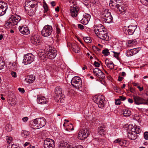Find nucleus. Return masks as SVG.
<instances>
[{
	"instance_id": "obj_9",
	"label": "nucleus",
	"mask_w": 148,
	"mask_h": 148,
	"mask_svg": "<svg viewBox=\"0 0 148 148\" xmlns=\"http://www.w3.org/2000/svg\"><path fill=\"white\" fill-rule=\"evenodd\" d=\"M136 27V25L135 26L130 25L128 27H123V30L127 35H131L133 34Z\"/></svg>"
},
{
	"instance_id": "obj_29",
	"label": "nucleus",
	"mask_w": 148,
	"mask_h": 148,
	"mask_svg": "<svg viewBox=\"0 0 148 148\" xmlns=\"http://www.w3.org/2000/svg\"><path fill=\"white\" fill-rule=\"evenodd\" d=\"M137 43V42L136 40H132L128 41L126 43L127 46L130 47L135 45Z\"/></svg>"
},
{
	"instance_id": "obj_53",
	"label": "nucleus",
	"mask_w": 148,
	"mask_h": 148,
	"mask_svg": "<svg viewBox=\"0 0 148 148\" xmlns=\"http://www.w3.org/2000/svg\"><path fill=\"white\" fill-rule=\"evenodd\" d=\"M114 142L115 143H118L120 144V143L121 142V140L120 139H116L114 141Z\"/></svg>"
},
{
	"instance_id": "obj_44",
	"label": "nucleus",
	"mask_w": 148,
	"mask_h": 148,
	"mask_svg": "<svg viewBox=\"0 0 148 148\" xmlns=\"http://www.w3.org/2000/svg\"><path fill=\"white\" fill-rule=\"evenodd\" d=\"M56 32L57 34L56 37L58 38L59 36V35L61 32V30L60 28L57 26H56Z\"/></svg>"
},
{
	"instance_id": "obj_60",
	"label": "nucleus",
	"mask_w": 148,
	"mask_h": 148,
	"mask_svg": "<svg viewBox=\"0 0 148 148\" xmlns=\"http://www.w3.org/2000/svg\"><path fill=\"white\" fill-rule=\"evenodd\" d=\"M28 119V118L27 117H24L22 119L23 122H25L27 121Z\"/></svg>"
},
{
	"instance_id": "obj_58",
	"label": "nucleus",
	"mask_w": 148,
	"mask_h": 148,
	"mask_svg": "<svg viewBox=\"0 0 148 148\" xmlns=\"http://www.w3.org/2000/svg\"><path fill=\"white\" fill-rule=\"evenodd\" d=\"M78 27L79 28L81 29H84V26L83 25L80 24L78 25Z\"/></svg>"
},
{
	"instance_id": "obj_3",
	"label": "nucleus",
	"mask_w": 148,
	"mask_h": 148,
	"mask_svg": "<svg viewBox=\"0 0 148 148\" xmlns=\"http://www.w3.org/2000/svg\"><path fill=\"white\" fill-rule=\"evenodd\" d=\"M46 123V119L43 117L37 118L30 122L31 127L34 129L40 128L44 126Z\"/></svg>"
},
{
	"instance_id": "obj_19",
	"label": "nucleus",
	"mask_w": 148,
	"mask_h": 148,
	"mask_svg": "<svg viewBox=\"0 0 148 148\" xmlns=\"http://www.w3.org/2000/svg\"><path fill=\"white\" fill-rule=\"evenodd\" d=\"M26 5L29 6L31 8H37L38 6L37 2L34 0H27Z\"/></svg>"
},
{
	"instance_id": "obj_38",
	"label": "nucleus",
	"mask_w": 148,
	"mask_h": 148,
	"mask_svg": "<svg viewBox=\"0 0 148 148\" xmlns=\"http://www.w3.org/2000/svg\"><path fill=\"white\" fill-rule=\"evenodd\" d=\"M5 66V63L2 59L0 58V70L3 69Z\"/></svg>"
},
{
	"instance_id": "obj_46",
	"label": "nucleus",
	"mask_w": 148,
	"mask_h": 148,
	"mask_svg": "<svg viewBox=\"0 0 148 148\" xmlns=\"http://www.w3.org/2000/svg\"><path fill=\"white\" fill-rule=\"evenodd\" d=\"M73 130V127L72 124H70V125H69V127H68V128L66 129V130L67 131H70V130L72 131Z\"/></svg>"
},
{
	"instance_id": "obj_51",
	"label": "nucleus",
	"mask_w": 148,
	"mask_h": 148,
	"mask_svg": "<svg viewBox=\"0 0 148 148\" xmlns=\"http://www.w3.org/2000/svg\"><path fill=\"white\" fill-rule=\"evenodd\" d=\"M98 77L101 79H104L105 77L104 74L102 71V73Z\"/></svg>"
},
{
	"instance_id": "obj_57",
	"label": "nucleus",
	"mask_w": 148,
	"mask_h": 148,
	"mask_svg": "<svg viewBox=\"0 0 148 148\" xmlns=\"http://www.w3.org/2000/svg\"><path fill=\"white\" fill-rule=\"evenodd\" d=\"M135 91V89L134 88L130 87V91L132 93H134Z\"/></svg>"
},
{
	"instance_id": "obj_8",
	"label": "nucleus",
	"mask_w": 148,
	"mask_h": 148,
	"mask_svg": "<svg viewBox=\"0 0 148 148\" xmlns=\"http://www.w3.org/2000/svg\"><path fill=\"white\" fill-rule=\"evenodd\" d=\"M53 31L51 26L46 25L44 27L41 31V33L43 36L46 37L51 35Z\"/></svg>"
},
{
	"instance_id": "obj_12",
	"label": "nucleus",
	"mask_w": 148,
	"mask_h": 148,
	"mask_svg": "<svg viewBox=\"0 0 148 148\" xmlns=\"http://www.w3.org/2000/svg\"><path fill=\"white\" fill-rule=\"evenodd\" d=\"M55 142L52 139L47 138L44 142V148H54L55 147Z\"/></svg>"
},
{
	"instance_id": "obj_37",
	"label": "nucleus",
	"mask_w": 148,
	"mask_h": 148,
	"mask_svg": "<svg viewBox=\"0 0 148 148\" xmlns=\"http://www.w3.org/2000/svg\"><path fill=\"white\" fill-rule=\"evenodd\" d=\"M5 129L8 132H10L12 130V125L9 124L6 125L5 127Z\"/></svg>"
},
{
	"instance_id": "obj_22",
	"label": "nucleus",
	"mask_w": 148,
	"mask_h": 148,
	"mask_svg": "<svg viewBox=\"0 0 148 148\" xmlns=\"http://www.w3.org/2000/svg\"><path fill=\"white\" fill-rule=\"evenodd\" d=\"M105 63L108 68L110 69H113L114 68V65L112 62L110 61L108 59L105 60Z\"/></svg>"
},
{
	"instance_id": "obj_20",
	"label": "nucleus",
	"mask_w": 148,
	"mask_h": 148,
	"mask_svg": "<svg viewBox=\"0 0 148 148\" xmlns=\"http://www.w3.org/2000/svg\"><path fill=\"white\" fill-rule=\"evenodd\" d=\"M18 29L21 33L23 34L27 35L30 33L29 29L27 27L19 26Z\"/></svg>"
},
{
	"instance_id": "obj_36",
	"label": "nucleus",
	"mask_w": 148,
	"mask_h": 148,
	"mask_svg": "<svg viewBox=\"0 0 148 148\" xmlns=\"http://www.w3.org/2000/svg\"><path fill=\"white\" fill-rule=\"evenodd\" d=\"M135 125L134 126H131L130 127V126H129L128 127L129 132H130L132 133L135 132Z\"/></svg>"
},
{
	"instance_id": "obj_62",
	"label": "nucleus",
	"mask_w": 148,
	"mask_h": 148,
	"mask_svg": "<svg viewBox=\"0 0 148 148\" xmlns=\"http://www.w3.org/2000/svg\"><path fill=\"white\" fill-rule=\"evenodd\" d=\"M115 1H116L117 4H119V6L121 5V0H114Z\"/></svg>"
},
{
	"instance_id": "obj_28",
	"label": "nucleus",
	"mask_w": 148,
	"mask_h": 148,
	"mask_svg": "<svg viewBox=\"0 0 148 148\" xmlns=\"http://www.w3.org/2000/svg\"><path fill=\"white\" fill-rule=\"evenodd\" d=\"M98 131L99 134L100 135H104L106 133L105 127L100 126L98 128Z\"/></svg>"
},
{
	"instance_id": "obj_33",
	"label": "nucleus",
	"mask_w": 148,
	"mask_h": 148,
	"mask_svg": "<svg viewBox=\"0 0 148 148\" xmlns=\"http://www.w3.org/2000/svg\"><path fill=\"white\" fill-rule=\"evenodd\" d=\"M133 119L137 121L139 123L141 122V116L138 114H136L133 116Z\"/></svg>"
},
{
	"instance_id": "obj_27",
	"label": "nucleus",
	"mask_w": 148,
	"mask_h": 148,
	"mask_svg": "<svg viewBox=\"0 0 148 148\" xmlns=\"http://www.w3.org/2000/svg\"><path fill=\"white\" fill-rule=\"evenodd\" d=\"M59 148H70V147L67 142H61L59 146Z\"/></svg>"
},
{
	"instance_id": "obj_7",
	"label": "nucleus",
	"mask_w": 148,
	"mask_h": 148,
	"mask_svg": "<svg viewBox=\"0 0 148 148\" xmlns=\"http://www.w3.org/2000/svg\"><path fill=\"white\" fill-rule=\"evenodd\" d=\"M71 85L76 88H79L81 87L82 83L81 78L78 76L74 77L71 81Z\"/></svg>"
},
{
	"instance_id": "obj_16",
	"label": "nucleus",
	"mask_w": 148,
	"mask_h": 148,
	"mask_svg": "<svg viewBox=\"0 0 148 148\" xmlns=\"http://www.w3.org/2000/svg\"><path fill=\"white\" fill-rule=\"evenodd\" d=\"M133 97L136 104L139 105L145 103V100L143 98L135 95H133Z\"/></svg>"
},
{
	"instance_id": "obj_59",
	"label": "nucleus",
	"mask_w": 148,
	"mask_h": 148,
	"mask_svg": "<svg viewBox=\"0 0 148 148\" xmlns=\"http://www.w3.org/2000/svg\"><path fill=\"white\" fill-rule=\"evenodd\" d=\"M19 92H21L22 93H24L25 92V90L23 88H19L18 89Z\"/></svg>"
},
{
	"instance_id": "obj_25",
	"label": "nucleus",
	"mask_w": 148,
	"mask_h": 148,
	"mask_svg": "<svg viewBox=\"0 0 148 148\" xmlns=\"http://www.w3.org/2000/svg\"><path fill=\"white\" fill-rule=\"evenodd\" d=\"M25 9L26 10V11L28 12V15L29 16H32L34 15L36 11L37 10V8H31L29 10L28 9H27V8H26V7H25Z\"/></svg>"
},
{
	"instance_id": "obj_63",
	"label": "nucleus",
	"mask_w": 148,
	"mask_h": 148,
	"mask_svg": "<svg viewBox=\"0 0 148 148\" xmlns=\"http://www.w3.org/2000/svg\"><path fill=\"white\" fill-rule=\"evenodd\" d=\"M72 148H83V147L81 145H79Z\"/></svg>"
},
{
	"instance_id": "obj_61",
	"label": "nucleus",
	"mask_w": 148,
	"mask_h": 148,
	"mask_svg": "<svg viewBox=\"0 0 148 148\" xmlns=\"http://www.w3.org/2000/svg\"><path fill=\"white\" fill-rule=\"evenodd\" d=\"M137 88L139 89L140 91L141 92L143 90V87H140L139 86H137Z\"/></svg>"
},
{
	"instance_id": "obj_18",
	"label": "nucleus",
	"mask_w": 148,
	"mask_h": 148,
	"mask_svg": "<svg viewBox=\"0 0 148 148\" xmlns=\"http://www.w3.org/2000/svg\"><path fill=\"white\" fill-rule=\"evenodd\" d=\"M79 10L78 7L77 6L71 8L70 9L71 16L73 18L77 17L78 15V12Z\"/></svg>"
},
{
	"instance_id": "obj_26",
	"label": "nucleus",
	"mask_w": 148,
	"mask_h": 148,
	"mask_svg": "<svg viewBox=\"0 0 148 148\" xmlns=\"http://www.w3.org/2000/svg\"><path fill=\"white\" fill-rule=\"evenodd\" d=\"M117 8L118 9L117 12L121 14H123L126 12V8L125 7L121 6V5L119 6Z\"/></svg>"
},
{
	"instance_id": "obj_11",
	"label": "nucleus",
	"mask_w": 148,
	"mask_h": 148,
	"mask_svg": "<svg viewBox=\"0 0 148 148\" xmlns=\"http://www.w3.org/2000/svg\"><path fill=\"white\" fill-rule=\"evenodd\" d=\"M34 60V57L31 54H27L24 56L23 63L25 65L29 64Z\"/></svg>"
},
{
	"instance_id": "obj_1",
	"label": "nucleus",
	"mask_w": 148,
	"mask_h": 148,
	"mask_svg": "<svg viewBox=\"0 0 148 148\" xmlns=\"http://www.w3.org/2000/svg\"><path fill=\"white\" fill-rule=\"evenodd\" d=\"M94 32L97 36L101 39L106 41L109 40V36L107 35L106 29L102 25L100 24L97 27Z\"/></svg>"
},
{
	"instance_id": "obj_34",
	"label": "nucleus",
	"mask_w": 148,
	"mask_h": 148,
	"mask_svg": "<svg viewBox=\"0 0 148 148\" xmlns=\"http://www.w3.org/2000/svg\"><path fill=\"white\" fill-rule=\"evenodd\" d=\"M123 115L125 117L131 115V112L130 110L125 109L123 112Z\"/></svg>"
},
{
	"instance_id": "obj_40",
	"label": "nucleus",
	"mask_w": 148,
	"mask_h": 148,
	"mask_svg": "<svg viewBox=\"0 0 148 148\" xmlns=\"http://www.w3.org/2000/svg\"><path fill=\"white\" fill-rule=\"evenodd\" d=\"M84 41L86 43H88L91 42V40L90 37H86L84 38Z\"/></svg>"
},
{
	"instance_id": "obj_10",
	"label": "nucleus",
	"mask_w": 148,
	"mask_h": 148,
	"mask_svg": "<svg viewBox=\"0 0 148 148\" xmlns=\"http://www.w3.org/2000/svg\"><path fill=\"white\" fill-rule=\"evenodd\" d=\"M89 132L87 129H83L81 130L78 135V138L80 140H84L88 136Z\"/></svg>"
},
{
	"instance_id": "obj_64",
	"label": "nucleus",
	"mask_w": 148,
	"mask_h": 148,
	"mask_svg": "<svg viewBox=\"0 0 148 148\" xmlns=\"http://www.w3.org/2000/svg\"><path fill=\"white\" fill-rule=\"evenodd\" d=\"M128 101L130 103H132L133 102V99L130 98H129L128 99Z\"/></svg>"
},
{
	"instance_id": "obj_2",
	"label": "nucleus",
	"mask_w": 148,
	"mask_h": 148,
	"mask_svg": "<svg viewBox=\"0 0 148 148\" xmlns=\"http://www.w3.org/2000/svg\"><path fill=\"white\" fill-rule=\"evenodd\" d=\"M21 19L18 15H11L8 20L5 22V27L8 28H11L13 26L17 25Z\"/></svg>"
},
{
	"instance_id": "obj_43",
	"label": "nucleus",
	"mask_w": 148,
	"mask_h": 148,
	"mask_svg": "<svg viewBox=\"0 0 148 148\" xmlns=\"http://www.w3.org/2000/svg\"><path fill=\"white\" fill-rule=\"evenodd\" d=\"M6 139L7 141V142L9 144H10L12 142V138L11 137H9L7 136L6 138Z\"/></svg>"
},
{
	"instance_id": "obj_23",
	"label": "nucleus",
	"mask_w": 148,
	"mask_h": 148,
	"mask_svg": "<svg viewBox=\"0 0 148 148\" xmlns=\"http://www.w3.org/2000/svg\"><path fill=\"white\" fill-rule=\"evenodd\" d=\"M35 79V76L34 75H31L27 76V77L25 78V81L29 83H33Z\"/></svg>"
},
{
	"instance_id": "obj_32",
	"label": "nucleus",
	"mask_w": 148,
	"mask_h": 148,
	"mask_svg": "<svg viewBox=\"0 0 148 148\" xmlns=\"http://www.w3.org/2000/svg\"><path fill=\"white\" fill-rule=\"evenodd\" d=\"M109 5L110 7H116L117 8L119 6V4H117L116 1L114 0H111L110 2Z\"/></svg>"
},
{
	"instance_id": "obj_42",
	"label": "nucleus",
	"mask_w": 148,
	"mask_h": 148,
	"mask_svg": "<svg viewBox=\"0 0 148 148\" xmlns=\"http://www.w3.org/2000/svg\"><path fill=\"white\" fill-rule=\"evenodd\" d=\"M140 1L143 5H148V0H140Z\"/></svg>"
},
{
	"instance_id": "obj_55",
	"label": "nucleus",
	"mask_w": 148,
	"mask_h": 148,
	"mask_svg": "<svg viewBox=\"0 0 148 148\" xmlns=\"http://www.w3.org/2000/svg\"><path fill=\"white\" fill-rule=\"evenodd\" d=\"M94 64L96 67H99L100 65V64L98 62L96 61H95L94 62Z\"/></svg>"
},
{
	"instance_id": "obj_21",
	"label": "nucleus",
	"mask_w": 148,
	"mask_h": 148,
	"mask_svg": "<svg viewBox=\"0 0 148 148\" xmlns=\"http://www.w3.org/2000/svg\"><path fill=\"white\" fill-rule=\"evenodd\" d=\"M37 99L38 102L42 104H45L47 101L45 97L42 96H38Z\"/></svg>"
},
{
	"instance_id": "obj_50",
	"label": "nucleus",
	"mask_w": 148,
	"mask_h": 148,
	"mask_svg": "<svg viewBox=\"0 0 148 148\" xmlns=\"http://www.w3.org/2000/svg\"><path fill=\"white\" fill-rule=\"evenodd\" d=\"M121 103V101L119 99L117 100H116L115 101V103L116 105H120Z\"/></svg>"
},
{
	"instance_id": "obj_47",
	"label": "nucleus",
	"mask_w": 148,
	"mask_h": 148,
	"mask_svg": "<svg viewBox=\"0 0 148 148\" xmlns=\"http://www.w3.org/2000/svg\"><path fill=\"white\" fill-rule=\"evenodd\" d=\"M43 7L44 9V12H47L48 10V7L46 3H45L43 4Z\"/></svg>"
},
{
	"instance_id": "obj_15",
	"label": "nucleus",
	"mask_w": 148,
	"mask_h": 148,
	"mask_svg": "<svg viewBox=\"0 0 148 148\" xmlns=\"http://www.w3.org/2000/svg\"><path fill=\"white\" fill-rule=\"evenodd\" d=\"M30 40L31 42L35 45H39L40 43V38L37 35H35L34 36H32Z\"/></svg>"
},
{
	"instance_id": "obj_52",
	"label": "nucleus",
	"mask_w": 148,
	"mask_h": 148,
	"mask_svg": "<svg viewBox=\"0 0 148 148\" xmlns=\"http://www.w3.org/2000/svg\"><path fill=\"white\" fill-rule=\"evenodd\" d=\"M144 137L146 139L148 140V132H146L144 133Z\"/></svg>"
},
{
	"instance_id": "obj_35",
	"label": "nucleus",
	"mask_w": 148,
	"mask_h": 148,
	"mask_svg": "<svg viewBox=\"0 0 148 148\" xmlns=\"http://www.w3.org/2000/svg\"><path fill=\"white\" fill-rule=\"evenodd\" d=\"M29 135V133L27 131L23 130L21 132L22 136L24 138H26Z\"/></svg>"
},
{
	"instance_id": "obj_30",
	"label": "nucleus",
	"mask_w": 148,
	"mask_h": 148,
	"mask_svg": "<svg viewBox=\"0 0 148 148\" xmlns=\"http://www.w3.org/2000/svg\"><path fill=\"white\" fill-rule=\"evenodd\" d=\"M93 73L96 76L99 77L102 73V71L98 68H96L93 69Z\"/></svg>"
},
{
	"instance_id": "obj_49",
	"label": "nucleus",
	"mask_w": 148,
	"mask_h": 148,
	"mask_svg": "<svg viewBox=\"0 0 148 148\" xmlns=\"http://www.w3.org/2000/svg\"><path fill=\"white\" fill-rule=\"evenodd\" d=\"M131 50L133 55L136 54L138 52L137 48H134L132 49Z\"/></svg>"
},
{
	"instance_id": "obj_39",
	"label": "nucleus",
	"mask_w": 148,
	"mask_h": 148,
	"mask_svg": "<svg viewBox=\"0 0 148 148\" xmlns=\"http://www.w3.org/2000/svg\"><path fill=\"white\" fill-rule=\"evenodd\" d=\"M102 53L105 56H108L110 54V53L109 52L108 50V49L103 50L102 51Z\"/></svg>"
},
{
	"instance_id": "obj_6",
	"label": "nucleus",
	"mask_w": 148,
	"mask_h": 148,
	"mask_svg": "<svg viewBox=\"0 0 148 148\" xmlns=\"http://www.w3.org/2000/svg\"><path fill=\"white\" fill-rule=\"evenodd\" d=\"M62 89L60 86H57L55 89V100L57 102L61 101L64 97V95L62 93Z\"/></svg>"
},
{
	"instance_id": "obj_31",
	"label": "nucleus",
	"mask_w": 148,
	"mask_h": 148,
	"mask_svg": "<svg viewBox=\"0 0 148 148\" xmlns=\"http://www.w3.org/2000/svg\"><path fill=\"white\" fill-rule=\"evenodd\" d=\"M72 48L73 50L75 53H78L80 52L79 47L76 45L74 44L72 45Z\"/></svg>"
},
{
	"instance_id": "obj_41",
	"label": "nucleus",
	"mask_w": 148,
	"mask_h": 148,
	"mask_svg": "<svg viewBox=\"0 0 148 148\" xmlns=\"http://www.w3.org/2000/svg\"><path fill=\"white\" fill-rule=\"evenodd\" d=\"M114 53L113 56L114 57L116 58L118 60H119V56L120 54V53L116 52L115 51H112Z\"/></svg>"
},
{
	"instance_id": "obj_5",
	"label": "nucleus",
	"mask_w": 148,
	"mask_h": 148,
	"mask_svg": "<svg viewBox=\"0 0 148 148\" xmlns=\"http://www.w3.org/2000/svg\"><path fill=\"white\" fill-rule=\"evenodd\" d=\"M101 17L103 21L107 23L112 22L113 18L111 13L108 10H105L102 12Z\"/></svg>"
},
{
	"instance_id": "obj_14",
	"label": "nucleus",
	"mask_w": 148,
	"mask_h": 148,
	"mask_svg": "<svg viewBox=\"0 0 148 148\" xmlns=\"http://www.w3.org/2000/svg\"><path fill=\"white\" fill-rule=\"evenodd\" d=\"M7 8V4L4 2L0 1V16L5 14Z\"/></svg>"
},
{
	"instance_id": "obj_56",
	"label": "nucleus",
	"mask_w": 148,
	"mask_h": 148,
	"mask_svg": "<svg viewBox=\"0 0 148 148\" xmlns=\"http://www.w3.org/2000/svg\"><path fill=\"white\" fill-rule=\"evenodd\" d=\"M119 98L120 100L124 101L126 99V97H124L123 95L120 96Z\"/></svg>"
},
{
	"instance_id": "obj_13",
	"label": "nucleus",
	"mask_w": 148,
	"mask_h": 148,
	"mask_svg": "<svg viewBox=\"0 0 148 148\" xmlns=\"http://www.w3.org/2000/svg\"><path fill=\"white\" fill-rule=\"evenodd\" d=\"M95 97V99H96L95 100V102L98 104L99 108H102L104 106V97L101 95H99L97 98L96 97Z\"/></svg>"
},
{
	"instance_id": "obj_54",
	"label": "nucleus",
	"mask_w": 148,
	"mask_h": 148,
	"mask_svg": "<svg viewBox=\"0 0 148 148\" xmlns=\"http://www.w3.org/2000/svg\"><path fill=\"white\" fill-rule=\"evenodd\" d=\"M11 74L13 77L15 78L16 77V73L15 72L12 71L11 73Z\"/></svg>"
},
{
	"instance_id": "obj_17",
	"label": "nucleus",
	"mask_w": 148,
	"mask_h": 148,
	"mask_svg": "<svg viewBox=\"0 0 148 148\" xmlns=\"http://www.w3.org/2000/svg\"><path fill=\"white\" fill-rule=\"evenodd\" d=\"M90 15L88 14H85L83 16V17L81 20V23L84 25L87 24L90 20Z\"/></svg>"
},
{
	"instance_id": "obj_4",
	"label": "nucleus",
	"mask_w": 148,
	"mask_h": 148,
	"mask_svg": "<svg viewBox=\"0 0 148 148\" xmlns=\"http://www.w3.org/2000/svg\"><path fill=\"white\" fill-rule=\"evenodd\" d=\"M57 53V51L55 48L50 47L49 48V50L46 53L43 54L40 58L42 60H43V61L46 60L47 58L53 59L55 57Z\"/></svg>"
},
{
	"instance_id": "obj_45",
	"label": "nucleus",
	"mask_w": 148,
	"mask_h": 148,
	"mask_svg": "<svg viewBox=\"0 0 148 148\" xmlns=\"http://www.w3.org/2000/svg\"><path fill=\"white\" fill-rule=\"evenodd\" d=\"M131 49L127 50V51L126 55L127 56H131L133 55Z\"/></svg>"
},
{
	"instance_id": "obj_24",
	"label": "nucleus",
	"mask_w": 148,
	"mask_h": 148,
	"mask_svg": "<svg viewBox=\"0 0 148 148\" xmlns=\"http://www.w3.org/2000/svg\"><path fill=\"white\" fill-rule=\"evenodd\" d=\"M128 138L130 140H134L136 139L138 136L136 134V133H132L130 132H128L127 133Z\"/></svg>"
},
{
	"instance_id": "obj_48",
	"label": "nucleus",
	"mask_w": 148,
	"mask_h": 148,
	"mask_svg": "<svg viewBox=\"0 0 148 148\" xmlns=\"http://www.w3.org/2000/svg\"><path fill=\"white\" fill-rule=\"evenodd\" d=\"M135 132L136 134H139L141 132V130L140 128L136 126H135Z\"/></svg>"
}]
</instances>
